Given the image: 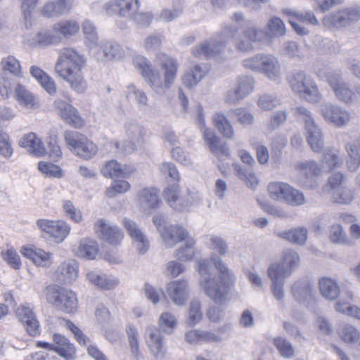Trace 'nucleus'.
I'll return each instance as SVG.
<instances>
[{
    "label": "nucleus",
    "mask_w": 360,
    "mask_h": 360,
    "mask_svg": "<svg viewBox=\"0 0 360 360\" xmlns=\"http://www.w3.org/2000/svg\"><path fill=\"white\" fill-rule=\"evenodd\" d=\"M211 261L218 271L219 276L212 274L208 259H200L195 263L200 275L199 283L210 300L217 304H222L226 301L227 295L234 283V275L219 257L212 255Z\"/></svg>",
    "instance_id": "1"
},
{
    "label": "nucleus",
    "mask_w": 360,
    "mask_h": 360,
    "mask_svg": "<svg viewBox=\"0 0 360 360\" xmlns=\"http://www.w3.org/2000/svg\"><path fill=\"white\" fill-rule=\"evenodd\" d=\"M133 62L155 94H165L174 84L178 70V63L175 59L165 57L160 64V70H152L150 62L142 56H136Z\"/></svg>",
    "instance_id": "2"
},
{
    "label": "nucleus",
    "mask_w": 360,
    "mask_h": 360,
    "mask_svg": "<svg viewBox=\"0 0 360 360\" xmlns=\"http://www.w3.org/2000/svg\"><path fill=\"white\" fill-rule=\"evenodd\" d=\"M85 65L84 56L73 49H65L58 58L55 70L59 77L69 84L72 91L84 94L87 89V82L82 72Z\"/></svg>",
    "instance_id": "3"
},
{
    "label": "nucleus",
    "mask_w": 360,
    "mask_h": 360,
    "mask_svg": "<svg viewBox=\"0 0 360 360\" xmlns=\"http://www.w3.org/2000/svg\"><path fill=\"white\" fill-rule=\"evenodd\" d=\"M244 38L238 34V27L230 24L223 27V33L229 39L233 40L236 48L240 51L249 52L254 49L253 43L269 42L266 30L257 27L251 20L245 21L242 27Z\"/></svg>",
    "instance_id": "4"
},
{
    "label": "nucleus",
    "mask_w": 360,
    "mask_h": 360,
    "mask_svg": "<svg viewBox=\"0 0 360 360\" xmlns=\"http://www.w3.org/2000/svg\"><path fill=\"white\" fill-rule=\"evenodd\" d=\"M246 69L263 74L271 81L279 82L282 77L278 59L273 54L257 53L243 60Z\"/></svg>",
    "instance_id": "5"
},
{
    "label": "nucleus",
    "mask_w": 360,
    "mask_h": 360,
    "mask_svg": "<svg viewBox=\"0 0 360 360\" xmlns=\"http://www.w3.org/2000/svg\"><path fill=\"white\" fill-rule=\"evenodd\" d=\"M292 91L307 101L316 103L321 99L314 80L303 70H295L288 77Z\"/></svg>",
    "instance_id": "6"
},
{
    "label": "nucleus",
    "mask_w": 360,
    "mask_h": 360,
    "mask_svg": "<svg viewBox=\"0 0 360 360\" xmlns=\"http://www.w3.org/2000/svg\"><path fill=\"white\" fill-rule=\"evenodd\" d=\"M45 296L47 302L67 313H72L77 307V299L74 292L57 286H48Z\"/></svg>",
    "instance_id": "7"
},
{
    "label": "nucleus",
    "mask_w": 360,
    "mask_h": 360,
    "mask_svg": "<svg viewBox=\"0 0 360 360\" xmlns=\"http://www.w3.org/2000/svg\"><path fill=\"white\" fill-rule=\"evenodd\" d=\"M300 260L298 254L291 250L283 252V260L281 263L271 264L268 270V276L271 281H285L290 276L292 269L296 266Z\"/></svg>",
    "instance_id": "8"
},
{
    "label": "nucleus",
    "mask_w": 360,
    "mask_h": 360,
    "mask_svg": "<svg viewBox=\"0 0 360 360\" xmlns=\"http://www.w3.org/2000/svg\"><path fill=\"white\" fill-rule=\"evenodd\" d=\"M360 20V7L351 6L334 11L323 18V23L329 27L342 29L351 26Z\"/></svg>",
    "instance_id": "9"
},
{
    "label": "nucleus",
    "mask_w": 360,
    "mask_h": 360,
    "mask_svg": "<svg viewBox=\"0 0 360 360\" xmlns=\"http://www.w3.org/2000/svg\"><path fill=\"white\" fill-rule=\"evenodd\" d=\"M319 112L326 122L339 128L346 127L352 118L349 111L342 106L329 102L320 104Z\"/></svg>",
    "instance_id": "10"
},
{
    "label": "nucleus",
    "mask_w": 360,
    "mask_h": 360,
    "mask_svg": "<svg viewBox=\"0 0 360 360\" xmlns=\"http://www.w3.org/2000/svg\"><path fill=\"white\" fill-rule=\"evenodd\" d=\"M90 52L97 60L102 62L118 60L124 56V51L122 46L117 43L109 40L99 41L91 48Z\"/></svg>",
    "instance_id": "11"
},
{
    "label": "nucleus",
    "mask_w": 360,
    "mask_h": 360,
    "mask_svg": "<svg viewBox=\"0 0 360 360\" xmlns=\"http://www.w3.org/2000/svg\"><path fill=\"white\" fill-rule=\"evenodd\" d=\"M327 81L335 97L345 104H352L357 101V96L343 78L336 72H330Z\"/></svg>",
    "instance_id": "12"
},
{
    "label": "nucleus",
    "mask_w": 360,
    "mask_h": 360,
    "mask_svg": "<svg viewBox=\"0 0 360 360\" xmlns=\"http://www.w3.org/2000/svg\"><path fill=\"white\" fill-rule=\"evenodd\" d=\"M235 82L234 89L226 93V103L236 104L254 90L255 80L252 77L240 75L236 78Z\"/></svg>",
    "instance_id": "13"
},
{
    "label": "nucleus",
    "mask_w": 360,
    "mask_h": 360,
    "mask_svg": "<svg viewBox=\"0 0 360 360\" xmlns=\"http://www.w3.org/2000/svg\"><path fill=\"white\" fill-rule=\"evenodd\" d=\"M16 316L30 336L36 337L41 334L40 324L31 304H21L16 309Z\"/></svg>",
    "instance_id": "14"
},
{
    "label": "nucleus",
    "mask_w": 360,
    "mask_h": 360,
    "mask_svg": "<svg viewBox=\"0 0 360 360\" xmlns=\"http://www.w3.org/2000/svg\"><path fill=\"white\" fill-rule=\"evenodd\" d=\"M141 6L140 0H111L103 5L106 14L130 19Z\"/></svg>",
    "instance_id": "15"
},
{
    "label": "nucleus",
    "mask_w": 360,
    "mask_h": 360,
    "mask_svg": "<svg viewBox=\"0 0 360 360\" xmlns=\"http://www.w3.org/2000/svg\"><path fill=\"white\" fill-rule=\"evenodd\" d=\"M218 39H211L195 46L192 50V54L199 58H209L218 54L229 38L223 33V29L218 36Z\"/></svg>",
    "instance_id": "16"
},
{
    "label": "nucleus",
    "mask_w": 360,
    "mask_h": 360,
    "mask_svg": "<svg viewBox=\"0 0 360 360\" xmlns=\"http://www.w3.org/2000/svg\"><path fill=\"white\" fill-rule=\"evenodd\" d=\"M37 225L42 231L49 233L58 243H62L67 238L71 229L70 225L62 220L38 219Z\"/></svg>",
    "instance_id": "17"
},
{
    "label": "nucleus",
    "mask_w": 360,
    "mask_h": 360,
    "mask_svg": "<svg viewBox=\"0 0 360 360\" xmlns=\"http://www.w3.org/2000/svg\"><path fill=\"white\" fill-rule=\"evenodd\" d=\"M54 106L61 118L68 124L75 128H81L84 125V119L71 104L61 99H57L54 102Z\"/></svg>",
    "instance_id": "18"
},
{
    "label": "nucleus",
    "mask_w": 360,
    "mask_h": 360,
    "mask_svg": "<svg viewBox=\"0 0 360 360\" xmlns=\"http://www.w3.org/2000/svg\"><path fill=\"white\" fill-rule=\"evenodd\" d=\"M180 188L177 184L168 185L164 191V198L167 203L174 210L182 212L186 210L191 201L185 195L179 194Z\"/></svg>",
    "instance_id": "19"
},
{
    "label": "nucleus",
    "mask_w": 360,
    "mask_h": 360,
    "mask_svg": "<svg viewBox=\"0 0 360 360\" xmlns=\"http://www.w3.org/2000/svg\"><path fill=\"white\" fill-rule=\"evenodd\" d=\"M123 225L136 250L142 255L146 252L149 248V241L137 224L129 219L124 218Z\"/></svg>",
    "instance_id": "20"
},
{
    "label": "nucleus",
    "mask_w": 360,
    "mask_h": 360,
    "mask_svg": "<svg viewBox=\"0 0 360 360\" xmlns=\"http://www.w3.org/2000/svg\"><path fill=\"white\" fill-rule=\"evenodd\" d=\"M75 0H53L42 8V15L46 18H58L69 14L74 7Z\"/></svg>",
    "instance_id": "21"
},
{
    "label": "nucleus",
    "mask_w": 360,
    "mask_h": 360,
    "mask_svg": "<svg viewBox=\"0 0 360 360\" xmlns=\"http://www.w3.org/2000/svg\"><path fill=\"white\" fill-rule=\"evenodd\" d=\"M95 228L100 233L101 238L110 245L120 244L124 238V233L118 226L103 219L96 222Z\"/></svg>",
    "instance_id": "22"
},
{
    "label": "nucleus",
    "mask_w": 360,
    "mask_h": 360,
    "mask_svg": "<svg viewBox=\"0 0 360 360\" xmlns=\"http://www.w3.org/2000/svg\"><path fill=\"white\" fill-rule=\"evenodd\" d=\"M293 298L302 304H308L314 299L315 291L312 283L307 279L296 281L290 288Z\"/></svg>",
    "instance_id": "23"
},
{
    "label": "nucleus",
    "mask_w": 360,
    "mask_h": 360,
    "mask_svg": "<svg viewBox=\"0 0 360 360\" xmlns=\"http://www.w3.org/2000/svg\"><path fill=\"white\" fill-rule=\"evenodd\" d=\"M160 233L165 245L167 248H172L177 243L184 240L188 233L185 229L179 225H169L160 231Z\"/></svg>",
    "instance_id": "24"
},
{
    "label": "nucleus",
    "mask_w": 360,
    "mask_h": 360,
    "mask_svg": "<svg viewBox=\"0 0 360 360\" xmlns=\"http://www.w3.org/2000/svg\"><path fill=\"white\" fill-rule=\"evenodd\" d=\"M20 147L25 148L31 155L41 158L47 154V150L42 143L33 132L25 134L19 141Z\"/></svg>",
    "instance_id": "25"
},
{
    "label": "nucleus",
    "mask_w": 360,
    "mask_h": 360,
    "mask_svg": "<svg viewBox=\"0 0 360 360\" xmlns=\"http://www.w3.org/2000/svg\"><path fill=\"white\" fill-rule=\"evenodd\" d=\"M167 293L172 302L179 306L184 304L188 297V283L185 280L170 282L167 286Z\"/></svg>",
    "instance_id": "26"
},
{
    "label": "nucleus",
    "mask_w": 360,
    "mask_h": 360,
    "mask_svg": "<svg viewBox=\"0 0 360 360\" xmlns=\"http://www.w3.org/2000/svg\"><path fill=\"white\" fill-rule=\"evenodd\" d=\"M147 333L148 336L146 338V343L150 350V352L156 359H163L165 356V348L163 345L161 332L155 327H150L147 330Z\"/></svg>",
    "instance_id": "27"
},
{
    "label": "nucleus",
    "mask_w": 360,
    "mask_h": 360,
    "mask_svg": "<svg viewBox=\"0 0 360 360\" xmlns=\"http://www.w3.org/2000/svg\"><path fill=\"white\" fill-rule=\"evenodd\" d=\"M137 200L143 211L149 212L156 208L160 202L158 191L154 188H144L138 192Z\"/></svg>",
    "instance_id": "28"
},
{
    "label": "nucleus",
    "mask_w": 360,
    "mask_h": 360,
    "mask_svg": "<svg viewBox=\"0 0 360 360\" xmlns=\"http://www.w3.org/2000/svg\"><path fill=\"white\" fill-rule=\"evenodd\" d=\"M208 71L209 68L205 63L194 65L187 70L183 76V84L189 89L195 87L204 78Z\"/></svg>",
    "instance_id": "29"
},
{
    "label": "nucleus",
    "mask_w": 360,
    "mask_h": 360,
    "mask_svg": "<svg viewBox=\"0 0 360 360\" xmlns=\"http://www.w3.org/2000/svg\"><path fill=\"white\" fill-rule=\"evenodd\" d=\"M21 253L26 258L31 259L37 266L47 267L53 262L51 253L40 248H23Z\"/></svg>",
    "instance_id": "30"
},
{
    "label": "nucleus",
    "mask_w": 360,
    "mask_h": 360,
    "mask_svg": "<svg viewBox=\"0 0 360 360\" xmlns=\"http://www.w3.org/2000/svg\"><path fill=\"white\" fill-rule=\"evenodd\" d=\"M203 139L208 145L210 151L217 156H229V148L226 143H221L214 131L210 128H206L203 131Z\"/></svg>",
    "instance_id": "31"
},
{
    "label": "nucleus",
    "mask_w": 360,
    "mask_h": 360,
    "mask_svg": "<svg viewBox=\"0 0 360 360\" xmlns=\"http://www.w3.org/2000/svg\"><path fill=\"white\" fill-rule=\"evenodd\" d=\"M79 265L75 260L62 263L56 271L58 279L65 284L73 283L78 276Z\"/></svg>",
    "instance_id": "32"
},
{
    "label": "nucleus",
    "mask_w": 360,
    "mask_h": 360,
    "mask_svg": "<svg viewBox=\"0 0 360 360\" xmlns=\"http://www.w3.org/2000/svg\"><path fill=\"white\" fill-rule=\"evenodd\" d=\"M14 96L21 106L27 109H37L39 106L37 97L20 84H16Z\"/></svg>",
    "instance_id": "33"
},
{
    "label": "nucleus",
    "mask_w": 360,
    "mask_h": 360,
    "mask_svg": "<svg viewBox=\"0 0 360 360\" xmlns=\"http://www.w3.org/2000/svg\"><path fill=\"white\" fill-rule=\"evenodd\" d=\"M86 279L93 285L103 290H111L119 284L117 278L112 275L90 271L86 274Z\"/></svg>",
    "instance_id": "34"
},
{
    "label": "nucleus",
    "mask_w": 360,
    "mask_h": 360,
    "mask_svg": "<svg viewBox=\"0 0 360 360\" xmlns=\"http://www.w3.org/2000/svg\"><path fill=\"white\" fill-rule=\"evenodd\" d=\"M345 150L347 153V169L350 172H354L360 166V139H354L347 143Z\"/></svg>",
    "instance_id": "35"
},
{
    "label": "nucleus",
    "mask_w": 360,
    "mask_h": 360,
    "mask_svg": "<svg viewBox=\"0 0 360 360\" xmlns=\"http://www.w3.org/2000/svg\"><path fill=\"white\" fill-rule=\"evenodd\" d=\"M306 138L311 149L316 153L323 152L325 146V141L322 130L316 124L305 129Z\"/></svg>",
    "instance_id": "36"
},
{
    "label": "nucleus",
    "mask_w": 360,
    "mask_h": 360,
    "mask_svg": "<svg viewBox=\"0 0 360 360\" xmlns=\"http://www.w3.org/2000/svg\"><path fill=\"white\" fill-rule=\"evenodd\" d=\"M53 351L62 357L68 359L75 353V347L70 340L59 333L53 335Z\"/></svg>",
    "instance_id": "37"
},
{
    "label": "nucleus",
    "mask_w": 360,
    "mask_h": 360,
    "mask_svg": "<svg viewBox=\"0 0 360 360\" xmlns=\"http://www.w3.org/2000/svg\"><path fill=\"white\" fill-rule=\"evenodd\" d=\"M79 28V24L75 20H62L53 25V32L64 38H69L76 35Z\"/></svg>",
    "instance_id": "38"
},
{
    "label": "nucleus",
    "mask_w": 360,
    "mask_h": 360,
    "mask_svg": "<svg viewBox=\"0 0 360 360\" xmlns=\"http://www.w3.org/2000/svg\"><path fill=\"white\" fill-rule=\"evenodd\" d=\"M127 136L129 140L135 141L139 147H142L146 143V134L143 127L135 120H130L124 125Z\"/></svg>",
    "instance_id": "39"
},
{
    "label": "nucleus",
    "mask_w": 360,
    "mask_h": 360,
    "mask_svg": "<svg viewBox=\"0 0 360 360\" xmlns=\"http://www.w3.org/2000/svg\"><path fill=\"white\" fill-rule=\"evenodd\" d=\"M30 74L50 95L56 93L57 89L54 81L41 69L33 65L30 68Z\"/></svg>",
    "instance_id": "40"
},
{
    "label": "nucleus",
    "mask_w": 360,
    "mask_h": 360,
    "mask_svg": "<svg viewBox=\"0 0 360 360\" xmlns=\"http://www.w3.org/2000/svg\"><path fill=\"white\" fill-rule=\"evenodd\" d=\"M319 284L320 292L326 299L333 300L340 295V287L335 280L324 277L319 280Z\"/></svg>",
    "instance_id": "41"
},
{
    "label": "nucleus",
    "mask_w": 360,
    "mask_h": 360,
    "mask_svg": "<svg viewBox=\"0 0 360 360\" xmlns=\"http://www.w3.org/2000/svg\"><path fill=\"white\" fill-rule=\"evenodd\" d=\"M266 32L268 35L269 41L273 38L283 37L286 33V28L283 21L276 16L271 17L266 23Z\"/></svg>",
    "instance_id": "42"
},
{
    "label": "nucleus",
    "mask_w": 360,
    "mask_h": 360,
    "mask_svg": "<svg viewBox=\"0 0 360 360\" xmlns=\"http://www.w3.org/2000/svg\"><path fill=\"white\" fill-rule=\"evenodd\" d=\"M98 252V246L95 240H82L77 251L76 255L79 257L86 259H94Z\"/></svg>",
    "instance_id": "43"
},
{
    "label": "nucleus",
    "mask_w": 360,
    "mask_h": 360,
    "mask_svg": "<svg viewBox=\"0 0 360 360\" xmlns=\"http://www.w3.org/2000/svg\"><path fill=\"white\" fill-rule=\"evenodd\" d=\"M82 30L84 35L85 43L91 50L99 42L97 29L92 21L86 19L82 23Z\"/></svg>",
    "instance_id": "44"
},
{
    "label": "nucleus",
    "mask_w": 360,
    "mask_h": 360,
    "mask_svg": "<svg viewBox=\"0 0 360 360\" xmlns=\"http://www.w3.org/2000/svg\"><path fill=\"white\" fill-rule=\"evenodd\" d=\"M347 302L340 300L335 304L336 311L360 320V308L350 304L352 300V293L350 291L347 292Z\"/></svg>",
    "instance_id": "45"
},
{
    "label": "nucleus",
    "mask_w": 360,
    "mask_h": 360,
    "mask_svg": "<svg viewBox=\"0 0 360 360\" xmlns=\"http://www.w3.org/2000/svg\"><path fill=\"white\" fill-rule=\"evenodd\" d=\"M338 333L340 339L346 343H356L360 338L359 331L353 326L348 323L340 324Z\"/></svg>",
    "instance_id": "46"
},
{
    "label": "nucleus",
    "mask_w": 360,
    "mask_h": 360,
    "mask_svg": "<svg viewBox=\"0 0 360 360\" xmlns=\"http://www.w3.org/2000/svg\"><path fill=\"white\" fill-rule=\"evenodd\" d=\"M213 122L216 128L225 138L232 139L233 137V129L222 112H217L213 116Z\"/></svg>",
    "instance_id": "47"
},
{
    "label": "nucleus",
    "mask_w": 360,
    "mask_h": 360,
    "mask_svg": "<svg viewBox=\"0 0 360 360\" xmlns=\"http://www.w3.org/2000/svg\"><path fill=\"white\" fill-rule=\"evenodd\" d=\"M86 138V136L76 131L67 130L64 132L65 142L74 155L79 149Z\"/></svg>",
    "instance_id": "48"
},
{
    "label": "nucleus",
    "mask_w": 360,
    "mask_h": 360,
    "mask_svg": "<svg viewBox=\"0 0 360 360\" xmlns=\"http://www.w3.org/2000/svg\"><path fill=\"white\" fill-rule=\"evenodd\" d=\"M291 187L286 183L272 182L268 186V192L272 199L284 202Z\"/></svg>",
    "instance_id": "49"
},
{
    "label": "nucleus",
    "mask_w": 360,
    "mask_h": 360,
    "mask_svg": "<svg viewBox=\"0 0 360 360\" xmlns=\"http://www.w3.org/2000/svg\"><path fill=\"white\" fill-rule=\"evenodd\" d=\"M126 97L128 101H134L140 110L143 109L148 104V97L146 93L134 84L128 86L126 91Z\"/></svg>",
    "instance_id": "50"
},
{
    "label": "nucleus",
    "mask_w": 360,
    "mask_h": 360,
    "mask_svg": "<svg viewBox=\"0 0 360 360\" xmlns=\"http://www.w3.org/2000/svg\"><path fill=\"white\" fill-rule=\"evenodd\" d=\"M60 41V37L54 34L52 32L43 30L37 33L30 42L33 46H47L52 44H58Z\"/></svg>",
    "instance_id": "51"
},
{
    "label": "nucleus",
    "mask_w": 360,
    "mask_h": 360,
    "mask_svg": "<svg viewBox=\"0 0 360 360\" xmlns=\"http://www.w3.org/2000/svg\"><path fill=\"white\" fill-rule=\"evenodd\" d=\"M282 13L289 17L295 18L301 22L312 25L319 24V21L312 11L301 12L291 8H283Z\"/></svg>",
    "instance_id": "52"
},
{
    "label": "nucleus",
    "mask_w": 360,
    "mask_h": 360,
    "mask_svg": "<svg viewBox=\"0 0 360 360\" xmlns=\"http://www.w3.org/2000/svg\"><path fill=\"white\" fill-rule=\"evenodd\" d=\"M354 196L355 190L346 186L338 188L332 193L333 200L340 204H349Z\"/></svg>",
    "instance_id": "53"
},
{
    "label": "nucleus",
    "mask_w": 360,
    "mask_h": 360,
    "mask_svg": "<svg viewBox=\"0 0 360 360\" xmlns=\"http://www.w3.org/2000/svg\"><path fill=\"white\" fill-rule=\"evenodd\" d=\"M233 167L237 172V176L245 181L249 188H254L257 186V178L251 169H246L238 164H234Z\"/></svg>",
    "instance_id": "54"
},
{
    "label": "nucleus",
    "mask_w": 360,
    "mask_h": 360,
    "mask_svg": "<svg viewBox=\"0 0 360 360\" xmlns=\"http://www.w3.org/2000/svg\"><path fill=\"white\" fill-rule=\"evenodd\" d=\"M288 112L287 110H281L274 112L269 117L266 124V130L273 131L283 126L287 120Z\"/></svg>",
    "instance_id": "55"
},
{
    "label": "nucleus",
    "mask_w": 360,
    "mask_h": 360,
    "mask_svg": "<svg viewBox=\"0 0 360 360\" xmlns=\"http://www.w3.org/2000/svg\"><path fill=\"white\" fill-rule=\"evenodd\" d=\"M128 338V342L132 355L137 359L141 356L139 349V333L137 329L132 326H128L126 328Z\"/></svg>",
    "instance_id": "56"
},
{
    "label": "nucleus",
    "mask_w": 360,
    "mask_h": 360,
    "mask_svg": "<svg viewBox=\"0 0 360 360\" xmlns=\"http://www.w3.org/2000/svg\"><path fill=\"white\" fill-rule=\"evenodd\" d=\"M322 161L328 170L336 169L342 164L339 152L332 148H328L324 152Z\"/></svg>",
    "instance_id": "57"
},
{
    "label": "nucleus",
    "mask_w": 360,
    "mask_h": 360,
    "mask_svg": "<svg viewBox=\"0 0 360 360\" xmlns=\"http://www.w3.org/2000/svg\"><path fill=\"white\" fill-rule=\"evenodd\" d=\"M282 55L289 58H297L300 60L304 57V49L295 41H288L283 44L281 50Z\"/></svg>",
    "instance_id": "58"
},
{
    "label": "nucleus",
    "mask_w": 360,
    "mask_h": 360,
    "mask_svg": "<svg viewBox=\"0 0 360 360\" xmlns=\"http://www.w3.org/2000/svg\"><path fill=\"white\" fill-rule=\"evenodd\" d=\"M281 236L294 243L302 245L307 238V230L300 227L281 233Z\"/></svg>",
    "instance_id": "59"
},
{
    "label": "nucleus",
    "mask_w": 360,
    "mask_h": 360,
    "mask_svg": "<svg viewBox=\"0 0 360 360\" xmlns=\"http://www.w3.org/2000/svg\"><path fill=\"white\" fill-rule=\"evenodd\" d=\"M97 152V146L86 137L75 155L80 158L88 160L93 158Z\"/></svg>",
    "instance_id": "60"
},
{
    "label": "nucleus",
    "mask_w": 360,
    "mask_h": 360,
    "mask_svg": "<svg viewBox=\"0 0 360 360\" xmlns=\"http://www.w3.org/2000/svg\"><path fill=\"white\" fill-rule=\"evenodd\" d=\"M281 103V98L274 94H263L259 96L257 105L262 110H271Z\"/></svg>",
    "instance_id": "61"
},
{
    "label": "nucleus",
    "mask_w": 360,
    "mask_h": 360,
    "mask_svg": "<svg viewBox=\"0 0 360 360\" xmlns=\"http://www.w3.org/2000/svg\"><path fill=\"white\" fill-rule=\"evenodd\" d=\"M194 245L195 243L193 240H187L184 245L175 251V257L182 262L192 260L195 255Z\"/></svg>",
    "instance_id": "62"
},
{
    "label": "nucleus",
    "mask_w": 360,
    "mask_h": 360,
    "mask_svg": "<svg viewBox=\"0 0 360 360\" xmlns=\"http://www.w3.org/2000/svg\"><path fill=\"white\" fill-rule=\"evenodd\" d=\"M202 318L201 304L199 300H193L190 303L187 324L193 326L199 323Z\"/></svg>",
    "instance_id": "63"
},
{
    "label": "nucleus",
    "mask_w": 360,
    "mask_h": 360,
    "mask_svg": "<svg viewBox=\"0 0 360 360\" xmlns=\"http://www.w3.org/2000/svg\"><path fill=\"white\" fill-rule=\"evenodd\" d=\"M274 345L283 358L291 359L294 356V348L286 339L281 337L276 338L274 340Z\"/></svg>",
    "instance_id": "64"
}]
</instances>
